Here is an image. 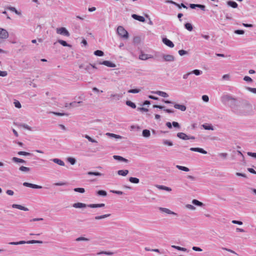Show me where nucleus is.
<instances>
[{"label": "nucleus", "instance_id": "obj_1", "mask_svg": "<svg viewBox=\"0 0 256 256\" xmlns=\"http://www.w3.org/2000/svg\"><path fill=\"white\" fill-rule=\"evenodd\" d=\"M252 110V106L246 102H239L233 113L238 115H246Z\"/></svg>", "mask_w": 256, "mask_h": 256}, {"label": "nucleus", "instance_id": "obj_2", "mask_svg": "<svg viewBox=\"0 0 256 256\" xmlns=\"http://www.w3.org/2000/svg\"><path fill=\"white\" fill-rule=\"evenodd\" d=\"M117 33L121 38L124 39L126 40L128 38V32L122 26H118V27Z\"/></svg>", "mask_w": 256, "mask_h": 256}, {"label": "nucleus", "instance_id": "obj_3", "mask_svg": "<svg viewBox=\"0 0 256 256\" xmlns=\"http://www.w3.org/2000/svg\"><path fill=\"white\" fill-rule=\"evenodd\" d=\"M233 98L230 94H224L221 97L220 100L224 104H228L231 100H232Z\"/></svg>", "mask_w": 256, "mask_h": 256}, {"label": "nucleus", "instance_id": "obj_4", "mask_svg": "<svg viewBox=\"0 0 256 256\" xmlns=\"http://www.w3.org/2000/svg\"><path fill=\"white\" fill-rule=\"evenodd\" d=\"M238 102H239L237 101L236 99L234 97L232 98V100H231V101L228 103V105L230 108V110L232 112H234V110H235L236 108V106H238Z\"/></svg>", "mask_w": 256, "mask_h": 256}, {"label": "nucleus", "instance_id": "obj_5", "mask_svg": "<svg viewBox=\"0 0 256 256\" xmlns=\"http://www.w3.org/2000/svg\"><path fill=\"white\" fill-rule=\"evenodd\" d=\"M56 32L58 34H60L66 36H70V33L68 30L65 28H60L56 29Z\"/></svg>", "mask_w": 256, "mask_h": 256}, {"label": "nucleus", "instance_id": "obj_6", "mask_svg": "<svg viewBox=\"0 0 256 256\" xmlns=\"http://www.w3.org/2000/svg\"><path fill=\"white\" fill-rule=\"evenodd\" d=\"M162 56L164 62H172L175 60L174 57L171 54H163Z\"/></svg>", "mask_w": 256, "mask_h": 256}, {"label": "nucleus", "instance_id": "obj_7", "mask_svg": "<svg viewBox=\"0 0 256 256\" xmlns=\"http://www.w3.org/2000/svg\"><path fill=\"white\" fill-rule=\"evenodd\" d=\"M8 32L4 28H0V38L6 39L8 37Z\"/></svg>", "mask_w": 256, "mask_h": 256}, {"label": "nucleus", "instance_id": "obj_8", "mask_svg": "<svg viewBox=\"0 0 256 256\" xmlns=\"http://www.w3.org/2000/svg\"><path fill=\"white\" fill-rule=\"evenodd\" d=\"M18 242V244H42V242L41 240H30L28 241L21 240Z\"/></svg>", "mask_w": 256, "mask_h": 256}, {"label": "nucleus", "instance_id": "obj_9", "mask_svg": "<svg viewBox=\"0 0 256 256\" xmlns=\"http://www.w3.org/2000/svg\"><path fill=\"white\" fill-rule=\"evenodd\" d=\"M158 209H159V210L161 212H164L166 214H172V215H174V216H178V214L176 213V212L170 210L168 208H165L160 207L158 208Z\"/></svg>", "mask_w": 256, "mask_h": 256}, {"label": "nucleus", "instance_id": "obj_10", "mask_svg": "<svg viewBox=\"0 0 256 256\" xmlns=\"http://www.w3.org/2000/svg\"><path fill=\"white\" fill-rule=\"evenodd\" d=\"M23 186L27 187H30L32 188L40 189L42 188V186L35 184L24 182L23 183Z\"/></svg>", "mask_w": 256, "mask_h": 256}, {"label": "nucleus", "instance_id": "obj_11", "mask_svg": "<svg viewBox=\"0 0 256 256\" xmlns=\"http://www.w3.org/2000/svg\"><path fill=\"white\" fill-rule=\"evenodd\" d=\"M80 68H84L85 70L88 71V72L90 74H92L94 72V71H92V66L91 64H89L86 66H82L81 65L80 66Z\"/></svg>", "mask_w": 256, "mask_h": 256}, {"label": "nucleus", "instance_id": "obj_12", "mask_svg": "<svg viewBox=\"0 0 256 256\" xmlns=\"http://www.w3.org/2000/svg\"><path fill=\"white\" fill-rule=\"evenodd\" d=\"M190 7L192 9L196 8H200V10H202L203 11L206 10V6L204 5H202V4H190Z\"/></svg>", "mask_w": 256, "mask_h": 256}, {"label": "nucleus", "instance_id": "obj_13", "mask_svg": "<svg viewBox=\"0 0 256 256\" xmlns=\"http://www.w3.org/2000/svg\"><path fill=\"white\" fill-rule=\"evenodd\" d=\"M162 40L164 44L168 46L170 48H173L174 46V44L173 42L167 38H163Z\"/></svg>", "mask_w": 256, "mask_h": 256}, {"label": "nucleus", "instance_id": "obj_14", "mask_svg": "<svg viewBox=\"0 0 256 256\" xmlns=\"http://www.w3.org/2000/svg\"><path fill=\"white\" fill-rule=\"evenodd\" d=\"M100 64H103L110 68H115L116 66V65L114 64L108 60H104L102 62H100Z\"/></svg>", "mask_w": 256, "mask_h": 256}, {"label": "nucleus", "instance_id": "obj_15", "mask_svg": "<svg viewBox=\"0 0 256 256\" xmlns=\"http://www.w3.org/2000/svg\"><path fill=\"white\" fill-rule=\"evenodd\" d=\"M190 150L191 151H193V152H198L202 153V154H207V152L205 150H204V149H202V148H190Z\"/></svg>", "mask_w": 256, "mask_h": 256}, {"label": "nucleus", "instance_id": "obj_16", "mask_svg": "<svg viewBox=\"0 0 256 256\" xmlns=\"http://www.w3.org/2000/svg\"><path fill=\"white\" fill-rule=\"evenodd\" d=\"M88 205L82 202H76L72 204V206L74 208H85L88 207Z\"/></svg>", "mask_w": 256, "mask_h": 256}, {"label": "nucleus", "instance_id": "obj_17", "mask_svg": "<svg viewBox=\"0 0 256 256\" xmlns=\"http://www.w3.org/2000/svg\"><path fill=\"white\" fill-rule=\"evenodd\" d=\"M152 94H156L160 96H161L164 98H166L168 96V94L166 92L162 91H153L151 92Z\"/></svg>", "mask_w": 256, "mask_h": 256}, {"label": "nucleus", "instance_id": "obj_18", "mask_svg": "<svg viewBox=\"0 0 256 256\" xmlns=\"http://www.w3.org/2000/svg\"><path fill=\"white\" fill-rule=\"evenodd\" d=\"M12 208H18L20 210H22L24 211H28V209L27 208H26L22 205L17 204H13L12 206Z\"/></svg>", "mask_w": 256, "mask_h": 256}, {"label": "nucleus", "instance_id": "obj_19", "mask_svg": "<svg viewBox=\"0 0 256 256\" xmlns=\"http://www.w3.org/2000/svg\"><path fill=\"white\" fill-rule=\"evenodd\" d=\"M54 162L60 166H64L65 164L62 160L58 158H54L50 160Z\"/></svg>", "mask_w": 256, "mask_h": 256}, {"label": "nucleus", "instance_id": "obj_20", "mask_svg": "<svg viewBox=\"0 0 256 256\" xmlns=\"http://www.w3.org/2000/svg\"><path fill=\"white\" fill-rule=\"evenodd\" d=\"M177 136L182 140H189L188 136L186 135V134L184 132H178L177 134Z\"/></svg>", "mask_w": 256, "mask_h": 256}, {"label": "nucleus", "instance_id": "obj_21", "mask_svg": "<svg viewBox=\"0 0 256 256\" xmlns=\"http://www.w3.org/2000/svg\"><path fill=\"white\" fill-rule=\"evenodd\" d=\"M132 17L134 18V20H138L141 22H145V18L142 16H138L136 14H132Z\"/></svg>", "mask_w": 256, "mask_h": 256}, {"label": "nucleus", "instance_id": "obj_22", "mask_svg": "<svg viewBox=\"0 0 256 256\" xmlns=\"http://www.w3.org/2000/svg\"><path fill=\"white\" fill-rule=\"evenodd\" d=\"M153 108H158L161 110H164L165 112L168 113H173L174 111L170 109H165V107L164 106H158V105H154Z\"/></svg>", "mask_w": 256, "mask_h": 256}, {"label": "nucleus", "instance_id": "obj_23", "mask_svg": "<svg viewBox=\"0 0 256 256\" xmlns=\"http://www.w3.org/2000/svg\"><path fill=\"white\" fill-rule=\"evenodd\" d=\"M174 106L175 108L178 109L182 112L185 111L186 109V106L184 104H174Z\"/></svg>", "mask_w": 256, "mask_h": 256}, {"label": "nucleus", "instance_id": "obj_24", "mask_svg": "<svg viewBox=\"0 0 256 256\" xmlns=\"http://www.w3.org/2000/svg\"><path fill=\"white\" fill-rule=\"evenodd\" d=\"M152 56H149L147 54H145L144 53H141L140 54L139 56V58L141 60H148V58H152Z\"/></svg>", "mask_w": 256, "mask_h": 256}, {"label": "nucleus", "instance_id": "obj_25", "mask_svg": "<svg viewBox=\"0 0 256 256\" xmlns=\"http://www.w3.org/2000/svg\"><path fill=\"white\" fill-rule=\"evenodd\" d=\"M104 204H89L88 205V207L90 208H102L104 207Z\"/></svg>", "mask_w": 256, "mask_h": 256}, {"label": "nucleus", "instance_id": "obj_26", "mask_svg": "<svg viewBox=\"0 0 256 256\" xmlns=\"http://www.w3.org/2000/svg\"><path fill=\"white\" fill-rule=\"evenodd\" d=\"M123 96L122 94H114L110 95V97L112 98L114 100H120Z\"/></svg>", "mask_w": 256, "mask_h": 256}, {"label": "nucleus", "instance_id": "obj_27", "mask_svg": "<svg viewBox=\"0 0 256 256\" xmlns=\"http://www.w3.org/2000/svg\"><path fill=\"white\" fill-rule=\"evenodd\" d=\"M113 158L114 160H118L119 161L124 162H128V160L127 159H126L125 158H124L121 156L114 155L113 156Z\"/></svg>", "mask_w": 256, "mask_h": 256}, {"label": "nucleus", "instance_id": "obj_28", "mask_svg": "<svg viewBox=\"0 0 256 256\" xmlns=\"http://www.w3.org/2000/svg\"><path fill=\"white\" fill-rule=\"evenodd\" d=\"M156 187L160 190H164L168 192L172 191V188H170L164 186L158 185Z\"/></svg>", "mask_w": 256, "mask_h": 256}, {"label": "nucleus", "instance_id": "obj_29", "mask_svg": "<svg viewBox=\"0 0 256 256\" xmlns=\"http://www.w3.org/2000/svg\"><path fill=\"white\" fill-rule=\"evenodd\" d=\"M110 216V214H103V215H101V216H96L94 217V219L96 220H102V219L109 217Z\"/></svg>", "mask_w": 256, "mask_h": 256}, {"label": "nucleus", "instance_id": "obj_30", "mask_svg": "<svg viewBox=\"0 0 256 256\" xmlns=\"http://www.w3.org/2000/svg\"><path fill=\"white\" fill-rule=\"evenodd\" d=\"M12 160L16 163H26V161L24 160L16 157H13L12 158Z\"/></svg>", "mask_w": 256, "mask_h": 256}, {"label": "nucleus", "instance_id": "obj_31", "mask_svg": "<svg viewBox=\"0 0 256 256\" xmlns=\"http://www.w3.org/2000/svg\"><path fill=\"white\" fill-rule=\"evenodd\" d=\"M86 174L88 176H103V174L100 173L99 172H88L86 173Z\"/></svg>", "mask_w": 256, "mask_h": 256}, {"label": "nucleus", "instance_id": "obj_32", "mask_svg": "<svg viewBox=\"0 0 256 256\" xmlns=\"http://www.w3.org/2000/svg\"><path fill=\"white\" fill-rule=\"evenodd\" d=\"M128 173V170H119L118 171V174L120 176H126Z\"/></svg>", "mask_w": 256, "mask_h": 256}, {"label": "nucleus", "instance_id": "obj_33", "mask_svg": "<svg viewBox=\"0 0 256 256\" xmlns=\"http://www.w3.org/2000/svg\"><path fill=\"white\" fill-rule=\"evenodd\" d=\"M227 4L233 8H236L238 6L237 3L234 1H228Z\"/></svg>", "mask_w": 256, "mask_h": 256}, {"label": "nucleus", "instance_id": "obj_34", "mask_svg": "<svg viewBox=\"0 0 256 256\" xmlns=\"http://www.w3.org/2000/svg\"><path fill=\"white\" fill-rule=\"evenodd\" d=\"M176 168H178L180 170H183L184 172H187L190 171V169L186 167V166H181L180 165H176Z\"/></svg>", "mask_w": 256, "mask_h": 256}, {"label": "nucleus", "instance_id": "obj_35", "mask_svg": "<svg viewBox=\"0 0 256 256\" xmlns=\"http://www.w3.org/2000/svg\"><path fill=\"white\" fill-rule=\"evenodd\" d=\"M150 131L148 130H144L142 131V136L146 138L150 137Z\"/></svg>", "mask_w": 256, "mask_h": 256}, {"label": "nucleus", "instance_id": "obj_36", "mask_svg": "<svg viewBox=\"0 0 256 256\" xmlns=\"http://www.w3.org/2000/svg\"><path fill=\"white\" fill-rule=\"evenodd\" d=\"M129 181L130 182L134 183V184H138L140 182V180L138 178H133V177L130 178Z\"/></svg>", "mask_w": 256, "mask_h": 256}, {"label": "nucleus", "instance_id": "obj_37", "mask_svg": "<svg viewBox=\"0 0 256 256\" xmlns=\"http://www.w3.org/2000/svg\"><path fill=\"white\" fill-rule=\"evenodd\" d=\"M192 204L199 206H204L203 203L198 200H192Z\"/></svg>", "mask_w": 256, "mask_h": 256}, {"label": "nucleus", "instance_id": "obj_38", "mask_svg": "<svg viewBox=\"0 0 256 256\" xmlns=\"http://www.w3.org/2000/svg\"><path fill=\"white\" fill-rule=\"evenodd\" d=\"M19 170L23 172H28L30 170V168L24 166H21L20 167Z\"/></svg>", "mask_w": 256, "mask_h": 256}, {"label": "nucleus", "instance_id": "obj_39", "mask_svg": "<svg viewBox=\"0 0 256 256\" xmlns=\"http://www.w3.org/2000/svg\"><path fill=\"white\" fill-rule=\"evenodd\" d=\"M58 43H60V44H62V46H68V47H70L71 46L70 44H68L64 40H58Z\"/></svg>", "mask_w": 256, "mask_h": 256}, {"label": "nucleus", "instance_id": "obj_40", "mask_svg": "<svg viewBox=\"0 0 256 256\" xmlns=\"http://www.w3.org/2000/svg\"><path fill=\"white\" fill-rule=\"evenodd\" d=\"M184 27L187 30H188L190 32H191L193 29L192 26L190 23H186L184 24Z\"/></svg>", "mask_w": 256, "mask_h": 256}, {"label": "nucleus", "instance_id": "obj_41", "mask_svg": "<svg viewBox=\"0 0 256 256\" xmlns=\"http://www.w3.org/2000/svg\"><path fill=\"white\" fill-rule=\"evenodd\" d=\"M126 104L132 108H136V104L130 100H127L126 102Z\"/></svg>", "mask_w": 256, "mask_h": 256}, {"label": "nucleus", "instance_id": "obj_42", "mask_svg": "<svg viewBox=\"0 0 256 256\" xmlns=\"http://www.w3.org/2000/svg\"><path fill=\"white\" fill-rule=\"evenodd\" d=\"M172 247L175 249H176L178 250H181V251H183V252H186L187 250L186 248H184L180 247L178 246H176L173 245L172 246Z\"/></svg>", "mask_w": 256, "mask_h": 256}, {"label": "nucleus", "instance_id": "obj_43", "mask_svg": "<svg viewBox=\"0 0 256 256\" xmlns=\"http://www.w3.org/2000/svg\"><path fill=\"white\" fill-rule=\"evenodd\" d=\"M162 143L164 145H167V146H173L172 142L170 141H169V140H162Z\"/></svg>", "mask_w": 256, "mask_h": 256}, {"label": "nucleus", "instance_id": "obj_44", "mask_svg": "<svg viewBox=\"0 0 256 256\" xmlns=\"http://www.w3.org/2000/svg\"><path fill=\"white\" fill-rule=\"evenodd\" d=\"M97 194L99 196H105L107 195V192L105 190H100L97 192Z\"/></svg>", "mask_w": 256, "mask_h": 256}, {"label": "nucleus", "instance_id": "obj_45", "mask_svg": "<svg viewBox=\"0 0 256 256\" xmlns=\"http://www.w3.org/2000/svg\"><path fill=\"white\" fill-rule=\"evenodd\" d=\"M202 70H194L192 72H190V73L192 74H196V76H199V75H200L202 74Z\"/></svg>", "mask_w": 256, "mask_h": 256}, {"label": "nucleus", "instance_id": "obj_46", "mask_svg": "<svg viewBox=\"0 0 256 256\" xmlns=\"http://www.w3.org/2000/svg\"><path fill=\"white\" fill-rule=\"evenodd\" d=\"M94 54L96 56H103L104 54V52L102 51V50H96L94 52Z\"/></svg>", "mask_w": 256, "mask_h": 256}, {"label": "nucleus", "instance_id": "obj_47", "mask_svg": "<svg viewBox=\"0 0 256 256\" xmlns=\"http://www.w3.org/2000/svg\"><path fill=\"white\" fill-rule=\"evenodd\" d=\"M67 160L72 165H74L76 162V160L73 158H68Z\"/></svg>", "mask_w": 256, "mask_h": 256}, {"label": "nucleus", "instance_id": "obj_48", "mask_svg": "<svg viewBox=\"0 0 256 256\" xmlns=\"http://www.w3.org/2000/svg\"><path fill=\"white\" fill-rule=\"evenodd\" d=\"M14 104L16 108H20L22 107V105L18 100H14Z\"/></svg>", "mask_w": 256, "mask_h": 256}, {"label": "nucleus", "instance_id": "obj_49", "mask_svg": "<svg viewBox=\"0 0 256 256\" xmlns=\"http://www.w3.org/2000/svg\"><path fill=\"white\" fill-rule=\"evenodd\" d=\"M202 127L206 130H214V128L211 125L203 124Z\"/></svg>", "mask_w": 256, "mask_h": 256}, {"label": "nucleus", "instance_id": "obj_50", "mask_svg": "<svg viewBox=\"0 0 256 256\" xmlns=\"http://www.w3.org/2000/svg\"><path fill=\"white\" fill-rule=\"evenodd\" d=\"M18 154L20 156H28L31 155V154L30 152H22V151L18 152Z\"/></svg>", "mask_w": 256, "mask_h": 256}, {"label": "nucleus", "instance_id": "obj_51", "mask_svg": "<svg viewBox=\"0 0 256 256\" xmlns=\"http://www.w3.org/2000/svg\"><path fill=\"white\" fill-rule=\"evenodd\" d=\"M81 102H72L69 103V105L72 107H77V106H78V104H80Z\"/></svg>", "mask_w": 256, "mask_h": 256}, {"label": "nucleus", "instance_id": "obj_52", "mask_svg": "<svg viewBox=\"0 0 256 256\" xmlns=\"http://www.w3.org/2000/svg\"><path fill=\"white\" fill-rule=\"evenodd\" d=\"M76 240L77 241V242H80V241H89L90 239L88 238H84V237L81 236V237H79V238H76Z\"/></svg>", "mask_w": 256, "mask_h": 256}, {"label": "nucleus", "instance_id": "obj_53", "mask_svg": "<svg viewBox=\"0 0 256 256\" xmlns=\"http://www.w3.org/2000/svg\"><path fill=\"white\" fill-rule=\"evenodd\" d=\"M74 191L76 192H78L80 193H84L85 192V190L84 188H74Z\"/></svg>", "mask_w": 256, "mask_h": 256}, {"label": "nucleus", "instance_id": "obj_54", "mask_svg": "<svg viewBox=\"0 0 256 256\" xmlns=\"http://www.w3.org/2000/svg\"><path fill=\"white\" fill-rule=\"evenodd\" d=\"M140 89H131L128 90V93H132V94H136L140 92Z\"/></svg>", "mask_w": 256, "mask_h": 256}, {"label": "nucleus", "instance_id": "obj_55", "mask_svg": "<svg viewBox=\"0 0 256 256\" xmlns=\"http://www.w3.org/2000/svg\"><path fill=\"white\" fill-rule=\"evenodd\" d=\"M84 138H86L87 140H88V141L92 142H97V141L94 140V139L92 138L91 137H90L88 135H85L84 136Z\"/></svg>", "mask_w": 256, "mask_h": 256}, {"label": "nucleus", "instance_id": "obj_56", "mask_svg": "<svg viewBox=\"0 0 256 256\" xmlns=\"http://www.w3.org/2000/svg\"><path fill=\"white\" fill-rule=\"evenodd\" d=\"M20 126L22 128H24V129H26V130H32V128L30 127V126H28L26 124H20Z\"/></svg>", "mask_w": 256, "mask_h": 256}, {"label": "nucleus", "instance_id": "obj_57", "mask_svg": "<svg viewBox=\"0 0 256 256\" xmlns=\"http://www.w3.org/2000/svg\"><path fill=\"white\" fill-rule=\"evenodd\" d=\"M106 254V255H108V256H112L114 254V253L112 252H110L102 251V252H100L98 254Z\"/></svg>", "mask_w": 256, "mask_h": 256}, {"label": "nucleus", "instance_id": "obj_58", "mask_svg": "<svg viewBox=\"0 0 256 256\" xmlns=\"http://www.w3.org/2000/svg\"><path fill=\"white\" fill-rule=\"evenodd\" d=\"M110 192L114 193V194H124V192L122 191L115 190H111L110 191Z\"/></svg>", "mask_w": 256, "mask_h": 256}, {"label": "nucleus", "instance_id": "obj_59", "mask_svg": "<svg viewBox=\"0 0 256 256\" xmlns=\"http://www.w3.org/2000/svg\"><path fill=\"white\" fill-rule=\"evenodd\" d=\"M178 52L180 56H182L188 53L186 51L183 50H179Z\"/></svg>", "mask_w": 256, "mask_h": 256}, {"label": "nucleus", "instance_id": "obj_60", "mask_svg": "<svg viewBox=\"0 0 256 256\" xmlns=\"http://www.w3.org/2000/svg\"><path fill=\"white\" fill-rule=\"evenodd\" d=\"M244 80L247 82H252V79L248 76H245L244 78Z\"/></svg>", "mask_w": 256, "mask_h": 256}, {"label": "nucleus", "instance_id": "obj_61", "mask_svg": "<svg viewBox=\"0 0 256 256\" xmlns=\"http://www.w3.org/2000/svg\"><path fill=\"white\" fill-rule=\"evenodd\" d=\"M8 75L6 71H1L0 70V76L4 77Z\"/></svg>", "mask_w": 256, "mask_h": 256}, {"label": "nucleus", "instance_id": "obj_62", "mask_svg": "<svg viewBox=\"0 0 256 256\" xmlns=\"http://www.w3.org/2000/svg\"><path fill=\"white\" fill-rule=\"evenodd\" d=\"M247 90L248 91H250V92H252L254 94H256V88H252L248 87L247 88Z\"/></svg>", "mask_w": 256, "mask_h": 256}, {"label": "nucleus", "instance_id": "obj_63", "mask_svg": "<svg viewBox=\"0 0 256 256\" xmlns=\"http://www.w3.org/2000/svg\"><path fill=\"white\" fill-rule=\"evenodd\" d=\"M186 208H188L190 210H194L196 209V208L192 204H186Z\"/></svg>", "mask_w": 256, "mask_h": 256}, {"label": "nucleus", "instance_id": "obj_64", "mask_svg": "<svg viewBox=\"0 0 256 256\" xmlns=\"http://www.w3.org/2000/svg\"><path fill=\"white\" fill-rule=\"evenodd\" d=\"M202 100L205 102H208L209 100V98L208 96L204 95L202 96Z\"/></svg>", "mask_w": 256, "mask_h": 256}]
</instances>
